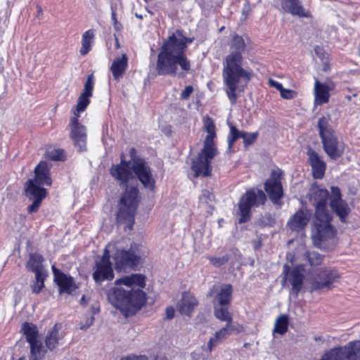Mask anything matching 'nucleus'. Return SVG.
Masks as SVG:
<instances>
[{
    "instance_id": "nucleus-1",
    "label": "nucleus",
    "mask_w": 360,
    "mask_h": 360,
    "mask_svg": "<svg viewBox=\"0 0 360 360\" xmlns=\"http://www.w3.org/2000/svg\"><path fill=\"white\" fill-rule=\"evenodd\" d=\"M193 38L186 37L177 30L165 40L160 48L156 63L159 75L184 77L191 68V60L186 54L188 44Z\"/></svg>"
},
{
    "instance_id": "nucleus-2",
    "label": "nucleus",
    "mask_w": 360,
    "mask_h": 360,
    "mask_svg": "<svg viewBox=\"0 0 360 360\" xmlns=\"http://www.w3.org/2000/svg\"><path fill=\"white\" fill-rule=\"evenodd\" d=\"M111 254L115 269L125 271L128 268H134L139 264L145 251L143 247L137 243H132L129 248H124L123 241L109 243L103 257L96 261L93 278L96 283L113 278V270L110 262Z\"/></svg>"
},
{
    "instance_id": "nucleus-3",
    "label": "nucleus",
    "mask_w": 360,
    "mask_h": 360,
    "mask_svg": "<svg viewBox=\"0 0 360 360\" xmlns=\"http://www.w3.org/2000/svg\"><path fill=\"white\" fill-rule=\"evenodd\" d=\"M231 52L223 62L222 78L229 100L232 105L236 103L237 92L243 91L252 74L242 67L243 53L245 49L243 38L235 35L230 44Z\"/></svg>"
},
{
    "instance_id": "nucleus-4",
    "label": "nucleus",
    "mask_w": 360,
    "mask_h": 360,
    "mask_svg": "<svg viewBox=\"0 0 360 360\" xmlns=\"http://www.w3.org/2000/svg\"><path fill=\"white\" fill-rule=\"evenodd\" d=\"M115 286L108 292L109 302L125 316L141 309L146 302L145 276L133 274L115 281Z\"/></svg>"
},
{
    "instance_id": "nucleus-5",
    "label": "nucleus",
    "mask_w": 360,
    "mask_h": 360,
    "mask_svg": "<svg viewBox=\"0 0 360 360\" xmlns=\"http://www.w3.org/2000/svg\"><path fill=\"white\" fill-rule=\"evenodd\" d=\"M203 124L204 129L208 134L205 139L203 148L191 164V169L195 172V176L210 175V162L217 154L214 142V139L216 137V128L213 120L206 117L203 119Z\"/></svg>"
},
{
    "instance_id": "nucleus-6",
    "label": "nucleus",
    "mask_w": 360,
    "mask_h": 360,
    "mask_svg": "<svg viewBox=\"0 0 360 360\" xmlns=\"http://www.w3.org/2000/svg\"><path fill=\"white\" fill-rule=\"evenodd\" d=\"M50 167L46 162H41L34 169L35 177L30 179L26 188V195L33 200L28 207L30 213L35 212L40 207L41 202L47 195V191L42 186H50L52 183L49 176Z\"/></svg>"
},
{
    "instance_id": "nucleus-7",
    "label": "nucleus",
    "mask_w": 360,
    "mask_h": 360,
    "mask_svg": "<svg viewBox=\"0 0 360 360\" xmlns=\"http://www.w3.org/2000/svg\"><path fill=\"white\" fill-rule=\"evenodd\" d=\"M330 120L329 116L321 117L318 127L323 150L330 159L335 160L343 155L345 144L338 140L335 131L329 124Z\"/></svg>"
},
{
    "instance_id": "nucleus-8",
    "label": "nucleus",
    "mask_w": 360,
    "mask_h": 360,
    "mask_svg": "<svg viewBox=\"0 0 360 360\" xmlns=\"http://www.w3.org/2000/svg\"><path fill=\"white\" fill-rule=\"evenodd\" d=\"M330 220V214H327L326 219L315 217L312 238L314 245L320 249L329 250L335 244L336 231Z\"/></svg>"
},
{
    "instance_id": "nucleus-9",
    "label": "nucleus",
    "mask_w": 360,
    "mask_h": 360,
    "mask_svg": "<svg viewBox=\"0 0 360 360\" xmlns=\"http://www.w3.org/2000/svg\"><path fill=\"white\" fill-rule=\"evenodd\" d=\"M139 191L136 187L127 188L118 205L117 221L132 228L134 214L139 204Z\"/></svg>"
},
{
    "instance_id": "nucleus-10",
    "label": "nucleus",
    "mask_w": 360,
    "mask_h": 360,
    "mask_svg": "<svg viewBox=\"0 0 360 360\" xmlns=\"http://www.w3.org/2000/svg\"><path fill=\"white\" fill-rule=\"evenodd\" d=\"M266 201L264 193L257 188L248 191L240 199L238 207L240 212V224L244 223L250 219V210L252 207L264 205Z\"/></svg>"
},
{
    "instance_id": "nucleus-11",
    "label": "nucleus",
    "mask_w": 360,
    "mask_h": 360,
    "mask_svg": "<svg viewBox=\"0 0 360 360\" xmlns=\"http://www.w3.org/2000/svg\"><path fill=\"white\" fill-rule=\"evenodd\" d=\"M243 326L238 323L233 321L226 322V325L217 330L209 339L207 345L202 347L203 355L208 356L213 349L219 343L226 340L233 334H238L243 332Z\"/></svg>"
},
{
    "instance_id": "nucleus-12",
    "label": "nucleus",
    "mask_w": 360,
    "mask_h": 360,
    "mask_svg": "<svg viewBox=\"0 0 360 360\" xmlns=\"http://www.w3.org/2000/svg\"><path fill=\"white\" fill-rule=\"evenodd\" d=\"M338 274L330 269L319 268L311 271L309 283L312 291L330 289L331 285L337 278Z\"/></svg>"
},
{
    "instance_id": "nucleus-13",
    "label": "nucleus",
    "mask_w": 360,
    "mask_h": 360,
    "mask_svg": "<svg viewBox=\"0 0 360 360\" xmlns=\"http://www.w3.org/2000/svg\"><path fill=\"white\" fill-rule=\"evenodd\" d=\"M309 200L316 208L315 217H327L330 214L327 208L328 191L317 186L311 187L309 191Z\"/></svg>"
},
{
    "instance_id": "nucleus-14",
    "label": "nucleus",
    "mask_w": 360,
    "mask_h": 360,
    "mask_svg": "<svg viewBox=\"0 0 360 360\" xmlns=\"http://www.w3.org/2000/svg\"><path fill=\"white\" fill-rule=\"evenodd\" d=\"M282 176L283 172L277 168L271 171L270 177L265 182V191L271 200L276 205L279 204L280 199L283 196Z\"/></svg>"
},
{
    "instance_id": "nucleus-15",
    "label": "nucleus",
    "mask_w": 360,
    "mask_h": 360,
    "mask_svg": "<svg viewBox=\"0 0 360 360\" xmlns=\"http://www.w3.org/2000/svg\"><path fill=\"white\" fill-rule=\"evenodd\" d=\"M80 115L72 116L70 120L68 128L70 137L73 141L75 146L79 150H85L86 143V127L79 122Z\"/></svg>"
},
{
    "instance_id": "nucleus-16",
    "label": "nucleus",
    "mask_w": 360,
    "mask_h": 360,
    "mask_svg": "<svg viewBox=\"0 0 360 360\" xmlns=\"http://www.w3.org/2000/svg\"><path fill=\"white\" fill-rule=\"evenodd\" d=\"M132 168L134 172L143 185L144 188L150 191H153L155 180L152 174L151 169L145 160L142 159L134 160Z\"/></svg>"
},
{
    "instance_id": "nucleus-17",
    "label": "nucleus",
    "mask_w": 360,
    "mask_h": 360,
    "mask_svg": "<svg viewBox=\"0 0 360 360\" xmlns=\"http://www.w3.org/2000/svg\"><path fill=\"white\" fill-rule=\"evenodd\" d=\"M330 195V207L342 222L346 221L350 212L347 203L341 198V193L338 187L332 186Z\"/></svg>"
},
{
    "instance_id": "nucleus-18",
    "label": "nucleus",
    "mask_w": 360,
    "mask_h": 360,
    "mask_svg": "<svg viewBox=\"0 0 360 360\" xmlns=\"http://www.w3.org/2000/svg\"><path fill=\"white\" fill-rule=\"evenodd\" d=\"M94 77L89 75L84 84L82 93L78 98L77 105L73 111V116L80 115L79 113L86 110L90 103V97H91L94 90Z\"/></svg>"
},
{
    "instance_id": "nucleus-19",
    "label": "nucleus",
    "mask_w": 360,
    "mask_h": 360,
    "mask_svg": "<svg viewBox=\"0 0 360 360\" xmlns=\"http://www.w3.org/2000/svg\"><path fill=\"white\" fill-rule=\"evenodd\" d=\"M335 89L333 82L321 83L319 80H316L314 88V105H321L327 103L330 98V92Z\"/></svg>"
},
{
    "instance_id": "nucleus-20",
    "label": "nucleus",
    "mask_w": 360,
    "mask_h": 360,
    "mask_svg": "<svg viewBox=\"0 0 360 360\" xmlns=\"http://www.w3.org/2000/svg\"><path fill=\"white\" fill-rule=\"evenodd\" d=\"M302 268L296 267L290 271V266L285 264L283 266L284 278L283 282H285L287 279L289 280L291 285L292 290L297 295L301 290L303 284V275L302 274Z\"/></svg>"
},
{
    "instance_id": "nucleus-21",
    "label": "nucleus",
    "mask_w": 360,
    "mask_h": 360,
    "mask_svg": "<svg viewBox=\"0 0 360 360\" xmlns=\"http://www.w3.org/2000/svg\"><path fill=\"white\" fill-rule=\"evenodd\" d=\"M52 271L54 281L59 287L60 293L70 294L77 288L72 277L57 269L55 266H52Z\"/></svg>"
},
{
    "instance_id": "nucleus-22",
    "label": "nucleus",
    "mask_w": 360,
    "mask_h": 360,
    "mask_svg": "<svg viewBox=\"0 0 360 360\" xmlns=\"http://www.w3.org/2000/svg\"><path fill=\"white\" fill-rule=\"evenodd\" d=\"M111 175L120 181L121 184L126 183L129 179L132 177V172L130 167L129 162L124 160V155H121V162L120 164L112 165L110 169Z\"/></svg>"
},
{
    "instance_id": "nucleus-23",
    "label": "nucleus",
    "mask_w": 360,
    "mask_h": 360,
    "mask_svg": "<svg viewBox=\"0 0 360 360\" xmlns=\"http://www.w3.org/2000/svg\"><path fill=\"white\" fill-rule=\"evenodd\" d=\"M128 68V56L126 53L116 56L112 61L110 70L116 81H120Z\"/></svg>"
},
{
    "instance_id": "nucleus-24",
    "label": "nucleus",
    "mask_w": 360,
    "mask_h": 360,
    "mask_svg": "<svg viewBox=\"0 0 360 360\" xmlns=\"http://www.w3.org/2000/svg\"><path fill=\"white\" fill-rule=\"evenodd\" d=\"M197 306L196 298L192 294L185 292L182 294L176 307L181 314L190 316Z\"/></svg>"
},
{
    "instance_id": "nucleus-25",
    "label": "nucleus",
    "mask_w": 360,
    "mask_h": 360,
    "mask_svg": "<svg viewBox=\"0 0 360 360\" xmlns=\"http://www.w3.org/2000/svg\"><path fill=\"white\" fill-rule=\"evenodd\" d=\"M307 155L309 164L312 168L314 177L321 179L325 174L326 168L325 162L321 159L319 154L311 148H309Z\"/></svg>"
},
{
    "instance_id": "nucleus-26",
    "label": "nucleus",
    "mask_w": 360,
    "mask_h": 360,
    "mask_svg": "<svg viewBox=\"0 0 360 360\" xmlns=\"http://www.w3.org/2000/svg\"><path fill=\"white\" fill-rule=\"evenodd\" d=\"M309 221V214L307 211L300 210L293 214L288 221V226L292 231L303 230Z\"/></svg>"
},
{
    "instance_id": "nucleus-27",
    "label": "nucleus",
    "mask_w": 360,
    "mask_h": 360,
    "mask_svg": "<svg viewBox=\"0 0 360 360\" xmlns=\"http://www.w3.org/2000/svg\"><path fill=\"white\" fill-rule=\"evenodd\" d=\"M282 8L288 13L293 15H298L300 17H307L308 14L306 13L301 6L299 0H282Z\"/></svg>"
},
{
    "instance_id": "nucleus-28",
    "label": "nucleus",
    "mask_w": 360,
    "mask_h": 360,
    "mask_svg": "<svg viewBox=\"0 0 360 360\" xmlns=\"http://www.w3.org/2000/svg\"><path fill=\"white\" fill-rule=\"evenodd\" d=\"M44 262L43 257L37 253L31 254L27 262V268L34 272L35 275L46 273L42 264Z\"/></svg>"
},
{
    "instance_id": "nucleus-29",
    "label": "nucleus",
    "mask_w": 360,
    "mask_h": 360,
    "mask_svg": "<svg viewBox=\"0 0 360 360\" xmlns=\"http://www.w3.org/2000/svg\"><path fill=\"white\" fill-rule=\"evenodd\" d=\"M232 287L231 285L221 286L220 292L214 298V304L229 305L231 302Z\"/></svg>"
},
{
    "instance_id": "nucleus-30",
    "label": "nucleus",
    "mask_w": 360,
    "mask_h": 360,
    "mask_svg": "<svg viewBox=\"0 0 360 360\" xmlns=\"http://www.w3.org/2000/svg\"><path fill=\"white\" fill-rule=\"evenodd\" d=\"M229 305L214 304L215 317L221 321H233L231 314L229 311Z\"/></svg>"
},
{
    "instance_id": "nucleus-31",
    "label": "nucleus",
    "mask_w": 360,
    "mask_h": 360,
    "mask_svg": "<svg viewBox=\"0 0 360 360\" xmlns=\"http://www.w3.org/2000/svg\"><path fill=\"white\" fill-rule=\"evenodd\" d=\"M62 338L56 325L48 333L45 339L46 347L49 350H53L59 343V340Z\"/></svg>"
},
{
    "instance_id": "nucleus-32",
    "label": "nucleus",
    "mask_w": 360,
    "mask_h": 360,
    "mask_svg": "<svg viewBox=\"0 0 360 360\" xmlns=\"http://www.w3.org/2000/svg\"><path fill=\"white\" fill-rule=\"evenodd\" d=\"M94 38V31L93 30H89L83 33L82 37V47L79 51L81 55L84 56L90 51Z\"/></svg>"
},
{
    "instance_id": "nucleus-33",
    "label": "nucleus",
    "mask_w": 360,
    "mask_h": 360,
    "mask_svg": "<svg viewBox=\"0 0 360 360\" xmlns=\"http://www.w3.org/2000/svg\"><path fill=\"white\" fill-rule=\"evenodd\" d=\"M30 345V360H41L46 352L41 341L34 342Z\"/></svg>"
},
{
    "instance_id": "nucleus-34",
    "label": "nucleus",
    "mask_w": 360,
    "mask_h": 360,
    "mask_svg": "<svg viewBox=\"0 0 360 360\" xmlns=\"http://www.w3.org/2000/svg\"><path fill=\"white\" fill-rule=\"evenodd\" d=\"M22 330L26 337L27 341L30 344L39 341L37 340L38 331L34 325L29 323H24L22 326Z\"/></svg>"
},
{
    "instance_id": "nucleus-35",
    "label": "nucleus",
    "mask_w": 360,
    "mask_h": 360,
    "mask_svg": "<svg viewBox=\"0 0 360 360\" xmlns=\"http://www.w3.org/2000/svg\"><path fill=\"white\" fill-rule=\"evenodd\" d=\"M288 326V319L287 316L281 315L276 320L274 332L283 335L287 332Z\"/></svg>"
},
{
    "instance_id": "nucleus-36",
    "label": "nucleus",
    "mask_w": 360,
    "mask_h": 360,
    "mask_svg": "<svg viewBox=\"0 0 360 360\" xmlns=\"http://www.w3.org/2000/svg\"><path fill=\"white\" fill-rule=\"evenodd\" d=\"M304 258L312 268L320 265L323 261V256L315 251H307L304 254Z\"/></svg>"
},
{
    "instance_id": "nucleus-37",
    "label": "nucleus",
    "mask_w": 360,
    "mask_h": 360,
    "mask_svg": "<svg viewBox=\"0 0 360 360\" xmlns=\"http://www.w3.org/2000/svg\"><path fill=\"white\" fill-rule=\"evenodd\" d=\"M46 276V273L35 275V281L32 285V291L33 293L37 294L44 288V281Z\"/></svg>"
},
{
    "instance_id": "nucleus-38",
    "label": "nucleus",
    "mask_w": 360,
    "mask_h": 360,
    "mask_svg": "<svg viewBox=\"0 0 360 360\" xmlns=\"http://www.w3.org/2000/svg\"><path fill=\"white\" fill-rule=\"evenodd\" d=\"M230 133L228 136V144L229 148H231L233 146L235 141L243 137V131H238L235 126L233 124H230Z\"/></svg>"
},
{
    "instance_id": "nucleus-39",
    "label": "nucleus",
    "mask_w": 360,
    "mask_h": 360,
    "mask_svg": "<svg viewBox=\"0 0 360 360\" xmlns=\"http://www.w3.org/2000/svg\"><path fill=\"white\" fill-rule=\"evenodd\" d=\"M46 157L53 161L63 160L64 151L60 148H49L46 151Z\"/></svg>"
},
{
    "instance_id": "nucleus-40",
    "label": "nucleus",
    "mask_w": 360,
    "mask_h": 360,
    "mask_svg": "<svg viewBox=\"0 0 360 360\" xmlns=\"http://www.w3.org/2000/svg\"><path fill=\"white\" fill-rule=\"evenodd\" d=\"M213 200L214 195L207 190L202 191V194L199 197V200L201 204L209 205Z\"/></svg>"
},
{
    "instance_id": "nucleus-41",
    "label": "nucleus",
    "mask_w": 360,
    "mask_h": 360,
    "mask_svg": "<svg viewBox=\"0 0 360 360\" xmlns=\"http://www.w3.org/2000/svg\"><path fill=\"white\" fill-rule=\"evenodd\" d=\"M242 139L244 141L245 146L248 147L255 141L257 139V134L243 131Z\"/></svg>"
},
{
    "instance_id": "nucleus-42",
    "label": "nucleus",
    "mask_w": 360,
    "mask_h": 360,
    "mask_svg": "<svg viewBox=\"0 0 360 360\" xmlns=\"http://www.w3.org/2000/svg\"><path fill=\"white\" fill-rule=\"evenodd\" d=\"M209 260L213 266L216 267H219L225 264L228 262V257L227 256H223L221 257H210Z\"/></svg>"
},
{
    "instance_id": "nucleus-43",
    "label": "nucleus",
    "mask_w": 360,
    "mask_h": 360,
    "mask_svg": "<svg viewBox=\"0 0 360 360\" xmlns=\"http://www.w3.org/2000/svg\"><path fill=\"white\" fill-rule=\"evenodd\" d=\"M111 20L113 23V26L115 29L117 31H120L122 26V25L117 21V19L116 18V13H115V8H114L113 5L111 6Z\"/></svg>"
},
{
    "instance_id": "nucleus-44",
    "label": "nucleus",
    "mask_w": 360,
    "mask_h": 360,
    "mask_svg": "<svg viewBox=\"0 0 360 360\" xmlns=\"http://www.w3.org/2000/svg\"><path fill=\"white\" fill-rule=\"evenodd\" d=\"M280 94H281V96L284 99H291V98H295L296 96L295 91L290 90V89H284V88H283L281 89V91H280Z\"/></svg>"
},
{
    "instance_id": "nucleus-45",
    "label": "nucleus",
    "mask_w": 360,
    "mask_h": 360,
    "mask_svg": "<svg viewBox=\"0 0 360 360\" xmlns=\"http://www.w3.org/2000/svg\"><path fill=\"white\" fill-rule=\"evenodd\" d=\"M193 92V88L191 86H187L181 94V98L187 100Z\"/></svg>"
},
{
    "instance_id": "nucleus-46",
    "label": "nucleus",
    "mask_w": 360,
    "mask_h": 360,
    "mask_svg": "<svg viewBox=\"0 0 360 360\" xmlns=\"http://www.w3.org/2000/svg\"><path fill=\"white\" fill-rule=\"evenodd\" d=\"M94 316H91L90 317L87 318L85 323H80L79 328L81 330H85L88 329L94 323Z\"/></svg>"
},
{
    "instance_id": "nucleus-47",
    "label": "nucleus",
    "mask_w": 360,
    "mask_h": 360,
    "mask_svg": "<svg viewBox=\"0 0 360 360\" xmlns=\"http://www.w3.org/2000/svg\"><path fill=\"white\" fill-rule=\"evenodd\" d=\"M269 84L271 86L276 88L279 91H281V89L283 88L282 84H281L280 82L275 81L272 79H269Z\"/></svg>"
},
{
    "instance_id": "nucleus-48",
    "label": "nucleus",
    "mask_w": 360,
    "mask_h": 360,
    "mask_svg": "<svg viewBox=\"0 0 360 360\" xmlns=\"http://www.w3.org/2000/svg\"><path fill=\"white\" fill-rule=\"evenodd\" d=\"M314 51L316 56H318L320 58L323 59L325 57V52L323 49L320 46H316L314 49Z\"/></svg>"
},
{
    "instance_id": "nucleus-49",
    "label": "nucleus",
    "mask_w": 360,
    "mask_h": 360,
    "mask_svg": "<svg viewBox=\"0 0 360 360\" xmlns=\"http://www.w3.org/2000/svg\"><path fill=\"white\" fill-rule=\"evenodd\" d=\"M175 310L174 307H169L166 309V316L169 319H172L174 316Z\"/></svg>"
},
{
    "instance_id": "nucleus-50",
    "label": "nucleus",
    "mask_w": 360,
    "mask_h": 360,
    "mask_svg": "<svg viewBox=\"0 0 360 360\" xmlns=\"http://www.w3.org/2000/svg\"><path fill=\"white\" fill-rule=\"evenodd\" d=\"M121 360H147V358L145 356H129L122 358Z\"/></svg>"
},
{
    "instance_id": "nucleus-51",
    "label": "nucleus",
    "mask_w": 360,
    "mask_h": 360,
    "mask_svg": "<svg viewBox=\"0 0 360 360\" xmlns=\"http://www.w3.org/2000/svg\"><path fill=\"white\" fill-rule=\"evenodd\" d=\"M100 310L99 306L98 304H95L92 306L90 309L89 313L91 314V316H94L96 313H98Z\"/></svg>"
},
{
    "instance_id": "nucleus-52",
    "label": "nucleus",
    "mask_w": 360,
    "mask_h": 360,
    "mask_svg": "<svg viewBox=\"0 0 360 360\" xmlns=\"http://www.w3.org/2000/svg\"><path fill=\"white\" fill-rule=\"evenodd\" d=\"M90 298L89 297L86 295H83L81 298L80 303L81 304L86 306L88 302L89 301Z\"/></svg>"
},
{
    "instance_id": "nucleus-53",
    "label": "nucleus",
    "mask_w": 360,
    "mask_h": 360,
    "mask_svg": "<svg viewBox=\"0 0 360 360\" xmlns=\"http://www.w3.org/2000/svg\"><path fill=\"white\" fill-rule=\"evenodd\" d=\"M135 15L136 18H139V19H142L143 18V15H141V14H138L137 13H135Z\"/></svg>"
},
{
    "instance_id": "nucleus-54",
    "label": "nucleus",
    "mask_w": 360,
    "mask_h": 360,
    "mask_svg": "<svg viewBox=\"0 0 360 360\" xmlns=\"http://www.w3.org/2000/svg\"><path fill=\"white\" fill-rule=\"evenodd\" d=\"M135 152H136L135 148H131V150H130V153H131V155H134V154L135 153Z\"/></svg>"
},
{
    "instance_id": "nucleus-55",
    "label": "nucleus",
    "mask_w": 360,
    "mask_h": 360,
    "mask_svg": "<svg viewBox=\"0 0 360 360\" xmlns=\"http://www.w3.org/2000/svg\"><path fill=\"white\" fill-rule=\"evenodd\" d=\"M120 45H119V43H118V40L116 39V47L117 48H119Z\"/></svg>"
},
{
    "instance_id": "nucleus-56",
    "label": "nucleus",
    "mask_w": 360,
    "mask_h": 360,
    "mask_svg": "<svg viewBox=\"0 0 360 360\" xmlns=\"http://www.w3.org/2000/svg\"><path fill=\"white\" fill-rule=\"evenodd\" d=\"M359 101H360V97H359Z\"/></svg>"
}]
</instances>
